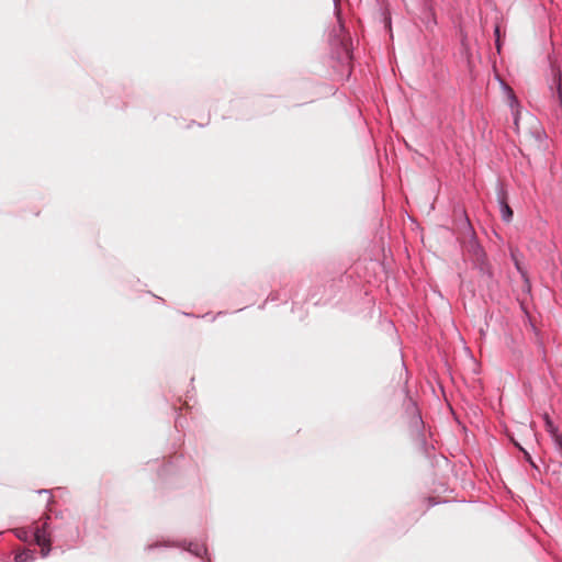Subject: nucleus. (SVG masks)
<instances>
[{
  "instance_id": "f257e3e1",
  "label": "nucleus",
  "mask_w": 562,
  "mask_h": 562,
  "mask_svg": "<svg viewBox=\"0 0 562 562\" xmlns=\"http://www.w3.org/2000/svg\"><path fill=\"white\" fill-rule=\"evenodd\" d=\"M334 14L337 20L338 31L333 30L330 33L329 45L331 67L335 74L342 81H348L352 75V59L353 48L352 40L346 27L341 9L339 8V0H333Z\"/></svg>"
},
{
  "instance_id": "f03ea898",
  "label": "nucleus",
  "mask_w": 562,
  "mask_h": 562,
  "mask_svg": "<svg viewBox=\"0 0 562 562\" xmlns=\"http://www.w3.org/2000/svg\"><path fill=\"white\" fill-rule=\"evenodd\" d=\"M348 283L349 276L346 273L325 279L321 286L310 291L308 300L313 301L314 305L326 304L335 299Z\"/></svg>"
},
{
  "instance_id": "7ed1b4c3",
  "label": "nucleus",
  "mask_w": 562,
  "mask_h": 562,
  "mask_svg": "<svg viewBox=\"0 0 562 562\" xmlns=\"http://www.w3.org/2000/svg\"><path fill=\"white\" fill-rule=\"evenodd\" d=\"M159 548H179L191 555L200 559H204L206 562H212L205 541L203 540H162L149 543L145 547V551H153Z\"/></svg>"
},
{
  "instance_id": "20e7f679",
  "label": "nucleus",
  "mask_w": 562,
  "mask_h": 562,
  "mask_svg": "<svg viewBox=\"0 0 562 562\" xmlns=\"http://www.w3.org/2000/svg\"><path fill=\"white\" fill-rule=\"evenodd\" d=\"M404 398L402 401L403 416L407 422L408 429H418L424 427L425 422L422 416V412L415 398H413L411 391L407 385V381L403 386Z\"/></svg>"
},
{
  "instance_id": "39448f33",
  "label": "nucleus",
  "mask_w": 562,
  "mask_h": 562,
  "mask_svg": "<svg viewBox=\"0 0 562 562\" xmlns=\"http://www.w3.org/2000/svg\"><path fill=\"white\" fill-rule=\"evenodd\" d=\"M409 435L412 440L416 443L419 452L429 461L434 463L437 459V454L435 453V445L428 441V437H432L431 431L426 430V425L424 427H418V429L409 430Z\"/></svg>"
},
{
  "instance_id": "423d86ee",
  "label": "nucleus",
  "mask_w": 562,
  "mask_h": 562,
  "mask_svg": "<svg viewBox=\"0 0 562 562\" xmlns=\"http://www.w3.org/2000/svg\"><path fill=\"white\" fill-rule=\"evenodd\" d=\"M462 215H463L462 229H463V233L469 237V239L465 244L468 254L472 257V259L480 258V257L487 255L484 247L482 246V244L480 243V240L476 236L475 229H474L467 212L463 211Z\"/></svg>"
},
{
  "instance_id": "0eeeda50",
  "label": "nucleus",
  "mask_w": 562,
  "mask_h": 562,
  "mask_svg": "<svg viewBox=\"0 0 562 562\" xmlns=\"http://www.w3.org/2000/svg\"><path fill=\"white\" fill-rule=\"evenodd\" d=\"M548 89L551 101L558 106L555 116L558 120H562V72L553 65H551V78L548 83Z\"/></svg>"
},
{
  "instance_id": "6e6552de",
  "label": "nucleus",
  "mask_w": 562,
  "mask_h": 562,
  "mask_svg": "<svg viewBox=\"0 0 562 562\" xmlns=\"http://www.w3.org/2000/svg\"><path fill=\"white\" fill-rule=\"evenodd\" d=\"M471 261L472 268L479 272L486 288L488 290L496 289L498 286V281L495 278L494 268L488 260L487 255L480 258H473Z\"/></svg>"
},
{
  "instance_id": "1a4fd4ad",
  "label": "nucleus",
  "mask_w": 562,
  "mask_h": 562,
  "mask_svg": "<svg viewBox=\"0 0 562 562\" xmlns=\"http://www.w3.org/2000/svg\"><path fill=\"white\" fill-rule=\"evenodd\" d=\"M50 516L47 515L42 526L35 528V544L41 547V558L45 559L52 551L53 537L49 526Z\"/></svg>"
},
{
  "instance_id": "9d476101",
  "label": "nucleus",
  "mask_w": 562,
  "mask_h": 562,
  "mask_svg": "<svg viewBox=\"0 0 562 562\" xmlns=\"http://www.w3.org/2000/svg\"><path fill=\"white\" fill-rule=\"evenodd\" d=\"M496 200L501 212L502 221L509 224L514 218V211L508 203V192L502 181L496 182Z\"/></svg>"
},
{
  "instance_id": "9b49d317",
  "label": "nucleus",
  "mask_w": 562,
  "mask_h": 562,
  "mask_svg": "<svg viewBox=\"0 0 562 562\" xmlns=\"http://www.w3.org/2000/svg\"><path fill=\"white\" fill-rule=\"evenodd\" d=\"M35 527H18L13 529L14 536L23 542L33 541L35 543Z\"/></svg>"
},
{
  "instance_id": "f8f14e48",
  "label": "nucleus",
  "mask_w": 562,
  "mask_h": 562,
  "mask_svg": "<svg viewBox=\"0 0 562 562\" xmlns=\"http://www.w3.org/2000/svg\"><path fill=\"white\" fill-rule=\"evenodd\" d=\"M37 551L35 549L24 548L14 555V562H33L36 559Z\"/></svg>"
},
{
  "instance_id": "ddd939ff",
  "label": "nucleus",
  "mask_w": 562,
  "mask_h": 562,
  "mask_svg": "<svg viewBox=\"0 0 562 562\" xmlns=\"http://www.w3.org/2000/svg\"><path fill=\"white\" fill-rule=\"evenodd\" d=\"M542 419H543L546 431L550 436V439H553V437L555 438V436L560 435L559 427L554 424L553 419L551 418V416L548 413H544L542 415Z\"/></svg>"
},
{
  "instance_id": "4468645a",
  "label": "nucleus",
  "mask_w": 562,
  "mask_h": 562,
  "mask_svg": "<svg viewBox=\"0 0 562 562\" xmlns=\"http://www.w3.org/2000/svg\"><path fill=\"white\" fill-rule=\"evenodd\" d=\"M541 464L543 465V472H550L552 475L561 476L562 475V462L560 461H550L549 463H544L542 460Z\"/></svg>"
},
{
  "instance_id": "2eb2a0df",
  "label": "nucleus",
  "mask_w": 562,
  "mask_h": 562,
  "mask_svg": "<svg viewBox=\"0 0 562 562\" xmlns=\"http://www.w3.org/2000/svg\"><path fill=\"white\" fill-rule=\"evenodd\" d=\"M524 460L531 467V469L535 471L533 477L537 479L538 476H541L543 473V465L539 464L533 460L529 451H524Z\"/></svg>"
},
{
  "instance_id": "dca6fc26",
  "label": "nucleus",
  "mask_w": 562,
  "mask_h": 562,
  "mask_svg": "<svg viewBox=\"0 0 562 562\" xmlns=\"http://www.w3.org/2000/svg\"><path fill=\"white\" fill-rule=\"evenodd\" d=\"M510 259L514 263V267L516 271L520 274V277H525V273H527V269L521 265L519 258H518V251L510 250Z\"/></svg>"
},
{
  "instance_id": "f3484780",
  "label": "nucleus",
  "mask_w": 562,
  "mask_h": 562,
  "mask_svg": "<svg viewBox=\"0 0 562 562\" xmlns=\"http://www.w3.org/2000/svg\"><path fill=\"white\" fill-rule=\"evenodd\" d=\"M503 89L507 92L508 99H509V106L513 109L514 106L519 105V101L517 97L515 95L512 88H509L505 82L502 81Z\"/></svg>"
},
{
  "instance_id": "a211bd4d",
  "label": "nucleus",
  "mask_w": 562,
  "mask_h": 562,
  "mask_svg": "<svg viewBox=\"0 0 562 562\" xmlns=\"http://www.w3.org/2000/svg\"><path fill=\"white\" fill-rule=\"evenodd\" d=\"M531 136L539 143L548 138L547 132L542 126H537L531 131Z\"/></svg>"
},
{
  "instance_id": "6ab92c4d",
  "label": "nucleus",
  "mask_w": 562,
  "mask_h": 562,
  "mask_svg": "<svg viewBox=\"0 0 562 562\" xmlns=\"http://www.w3.org/2000/svg\"><path fill=\"white\" fill-rule=\"evenodd\" d=\"M494 37H495V46H496L497 50L499 52L503 43H502L501 26L498 24H496L494 26Z\"/></svg>"
},
{
  "instance_id": "aec40b11",
  "label": "nucleus",
  "mask_w": 562,
  "mask_h": 562,
  "mask_svg": "<svg viewBox=\"0 0 562 562\" xmlns=\"http://www.w3.org/2000/svg\"><path fill=\"white\" fill-rule=\"evenodd\" d=\"M175 467L172 464V462H169V463H166L161 467V469H159L158 471V475L160 477H165L167 476L169 473H171L173 471Z\"/></svg>"
},
{
  "instance_id": "412c9836",
  "label": "nucleus",
  "mask_w": 562,
  "mask_h": 562,
  "mask_svg": "<svg viewBox=\"0 0 562 562\" xmlns=\"http://www.w3.org/2000/svg\"><path fill=\"white\" fill-rule=\"evenodd\" d=\"M279 300H280V294H279V292H271V293L267 296L266 301H265L262 304H260V305H259V308H260V310H263V308H265V306H266V304H267L268 302H278Z\"/></svg>"
},
{
  "instance_id": "4be33fe9",
  "label": "nucleus",
  "mask_w": 562,
  "mask_h": 562,
  "mask_svg": "<svg viewBox=\"0 0 562 562\" xmlns=\"http://www.w3.org/2000/svg\"><path fill=\"white\" fill-rule=\"evenodd\" d=\"M521 279L524 282L522 292L526 294H530L531 293V281H530L528 272L525 273V277H521Z\"/></svg>"
},
{
  "instance_id": "5701e85b",
  "label": "nucleus",
  "mask_w": 562,
  "mask_h": 562,
  "mask_svg": "<svg viewBox=\"0 0 562 562\" xmlns=\"http://www.w3.org/2000/svg\"><path fill=\"white\" fill-rule=\"evenodd\" d=\"M552 442H553V446H554V449L560 453V456L562 457V436L559 435V436H555V438L553 437V439H551Z\"/></svg>"
},
{
  "instance_id": "b1692460",
  "label": "nucleus",
  "mask_w": 562,
  "mask_h": 562,
  "mask_svg": "<svg viewBox=\"0 0 562 562\" xmlns=\"http://www.w3.org/2000/svg\"><path fill=\"white\" fill-rule=\"evenodd\" d=\"M80 533L78 527H75V529L70 532L68 537H66V541L75 542L79 539Z\"/></svg>"
},
{
  "instance_id": "393cba45",
  "label": "nucleus",
  "mask_w": 562,
  "mask_h": 562,
  "mask_svg": "<svg viewBox=\"0 0 562 562\" xmlns=\"http://www.w3.org/2000/svg\"><path fill=\"white\" fill-rule=\"evenodd\" d=\"M383 21H384V25H385V29H387L390 32L392 31V19H391V15L389 12H383Z\"/></svg>"
},
{
  "instance_id": "a878e982",
  "label": "nucleus",
  "mask_w": 562,
  "mask_h": 562,
  "mask_svg": "<svg viewBox=\"0 0 562 562\" xmlns=\"http://www.w3.org/2000/svg\"><path fill=\"white\" fill-rule=\"evenodd\" d=\"M37 494H48L49 497L47 499V507L53 503V497L50 495V490H46V488H43V490H38L36 491Z\"/></svg>"
},
{
  "instance_id": "bb28decb",
  "label": "nucleus",
  "mask_w": 562,
  "mask_h": 562,
  "mask_svg": "<svg viewBox=\"0 0 562 562\" xmlns=\"http://www.w3.org/2000/svg\"><path fill=\"white\" fill-rule=\"evenodd\" d=\"M513 443H514L515 448H517L522 454H524V451H527L518 441L513 440Z\"/></svg>"
},
{
  "instance_id": "cd10ccee",
  "label": "nucleus",
  "mask_w": 562,
  "mask_h": 562,
  "mask_svg": "<svg viewBox=\"0 0 562 562\" xmlns=\"http://www.w3.org/2000/svg\"><path fill=\"white\" fill-rule=\"evenodd\" d=\"M530 327H531V330L535 333L536 336H539V329L536 327V325L533 323L530 322Z\"/></svg>"
},
{
  "instance_id": "c85d7f7f",
  "label": "nucleus",
  "mask_w": 562,
  "mask_h": 562,
  "mask_svg": "<svg viewBox=\"0 0 562 562\" xmlns=\"http://www.w3.org/2000/svg\"><path fill=\"white\" fill-rule=\"evenodd\" d=\"M225 314H226V312H224V311H220V312H217V313H216V315H213V316H212L211 321H212V322H214V321L216 319V317L222 316V315H225Z\"/></svg>"
},
{
  "instance_id": "c756f323",
  "label": "nucleus",
  "mask_w": 562,
  "mask_h": 562,
  "mask_svg": "<svg viewBox=\"0 0 562 562\" xmlns=\"http://www.w3.org/2000/svg\"><path fill=\"white\" fill-rule=\"evenodd\" d=\"M183 315H184V316H188V317H196L194 314H192V313H187V312H183Z\"/></svg>"
},
{
  "instance_id": "7c9ffc66",
  "label": "nucleus",
  "mask_w": 562,
  "mask_h": 562,
  "mask_svg": "<svg viewBox=\"0 0 562 562\" xmlns=\"http://www.w3.org/2000/svg\"><path fill=\"white\" fill-rule=\"evenodd\" d=\"M179 425H181V424H180V416H178V417L176 418V427H178Z\"/></svg>"
},
{
  "instance_id": "2f4dec72",
  "label": "nucleus",
  "mask_w": 562,
  "mask_h": 562,
  "mask_svg": "<svg viewBox=\"0 0 562 562\" xmlns=\"http://www.w3.org/2000/svg\"><path fill=\"white\" fill-rule=\"evenodd\" d=\"M59 517H61V512L56 514V518H59Z\"/></svg>"
},
{
  "instance_id": "473e14b6",
  "label": "nucleus",
  "mask_w": 562,
  "mask_h": 562,
  "mask_svg": "<svg viewBox=\"0 0 562 562\" xmlns=\"http://www.w3.org/2000/svg\"><path fill=\"white\" fill-rule=\"evenodd\" d=\"M210 315V313H205L204 315H202L201 317H207Z\"/></svg>"
}]
</instances>
